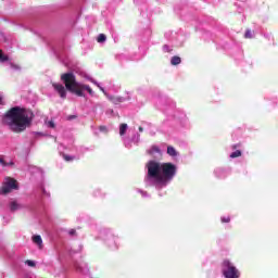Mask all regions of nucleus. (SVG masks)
<instances>
[{
  "instance_id": "obj_1",
  "label": "nucleus",
  "mask_w": 278,
  "mask_h": 278,
  "mask_svg": "<svg viewBox=\"0 0 278 278\" xmlns=\"http://www.w3.org/2000/svg\"><path fill=\"white\" fill-rule=\"evenodd\" d=\"M147 181H153L156 186H168L177 175V165L173 163L149 161L147 163Z\"/></svg>"
},
{
  "instance_id": "obj_2",
  "label": "nucleus",
  "mask_w": 278,
  "mask_h": 278,
  "mask_svg": "<svg viewBox=\"0 0 278 278\" xmlns=\"http://www.w3.org/2000/svg\"><path fill=\"white\" fill-rule=\"evenodd\" d=\"M34 121V112L21 106L11 108L3 116V125H8L14 134L25 131Z\"/></svg>"
},
{
  "instance_id": "obj_3",
  "label": "nucleus",
  "mask_w": 278,
  "mask_h": 278,
  "mask_svg": "<svg viewBox=\"0 0 278 278\" xmlns=\"http://www.w3.org/2000/svg\"><path fill=\"white\" fill-rule=\"evenodd\" d=\"M61 81H63L64 85L58 83L52 84V87L61 99H66V90L76 94V97H86L84 90H87L89 94H94V91H92V88L89 85L77 83V77L73 72L62 74Z\"/></svg>"
},
{
  "instance_id": "obj_4",
  "label": "nucleus",
  "mask_w": 278,
  "mask_h": 278,
  "mask_svg": "<svg viewBox=\"0 0 278 278\" xmlns=\"http://www.w3.org/2000/svg\"><path fill=\"white\" fill-rule=\"evenodd\" d=\"M223 273L224 277L226 278H239L240 277V271L229 260H225L223 262Z\"/></svg>"
},
{
  "instance_id": "obj_5",
  "label": "nucleus",
  "mask_w": 278,
  "mask_h": 278,
  "mask_svg": "<svg viewBox=\"0 0 278 278\" xmlns=\"http://www.w3.org/2000/svg\"><path fill=\"white\" fill-rule=\"evenodd\" d=\"M12 190H18V184L16 179L7 177L0 189V194H10Z\"/></svg>"
},
{
  "instance_id": "obj_6",
  "label": "nucleus",
  "mask_w": 278,
  "mask_h": 278,
  "mask_svg": "<svg viewBox=\"0 0 278 278\" xmlns=\"http://www.w3.org/2000/svg\"><path fill=\"white\" fill-rule=\"evenodd\" d=\"M10 210H11L12 212H16V210H23V204L16 202V201H12V202L10 203Z\"/></svg>"
},
{
  "instance_id": "obj_7",
  "label": "nucleus",
  "mask_w": 278,
  "mask_h": 278,
  "mask_svg": "<svg viewBox=\"0 0 278 278\" xmlns=\"http://www.w3.org/2000/svg\"><path fill=\"white\" fill-rule=\"evenodd\" d=\"M33 242L37 244L39 249H42V237H40V235L33 236Z\"/></svg>"
},
{
  "instance_id": "obj_8",
  "label": "nucleus",
  "mask_w": 278,
  "mask_h": 278,
  "mask_svg": "<svg viewBox=\"0 0 278 278\" xmlns=\"http://www.w3.org/2000/svg\"><path fill=\"white\" fill-rule=\"evenodd\" d=\"M109 101H111V103H114V105H118V103H123V98L109 96Z\"/></svg>"
},
{
  "instance_id": "obj_9",
  "label": "nucleus",
  "mask_w": 278,
  "mask_h": 278,
  "mask_svg": "<svg viewBox=\"0 0 278 278\" xmlns=\"http://www.w3.org/2000/svg\"><path fill=\"white\" fill-rule=\"evenodd\" d=\"M170 64L172 66H179V64H181V58L177 55L173 56L170 60Z\"/></svg>"
},
{
  "instance_id": "obj_10",
  "label": "nucleus",
  "mask_w": 278,
  "mask_h": 278,
  "mask_svg": "<svg viewBox=\"0 0 278 278\" xmlns=\"http://www.w3.org/2000/svg\"><path fill=\"white\" fill-rule=\"evenodd\" d=\"M149 155H155V153H161L160 148L157 146H152L151 149L148 150Z\"/></svg>"
},
{
  "instance_id": "obj_11",
  "label": "nucleus",
  "mask_w": 278,
  "mask_h": 278,
  "mask_svg": "<svg viewBox=\"0 0 278 278\" xmlns=\"http://www.w3.org/2000/svg\"><path fill=\"white\" fill-rule=\"evenodd\" d=\"M128 126L127 124H121L119 125V136H125L127 134Z\"/></svg>"
},
{
  "instance_id": "obj_12",
  "label": "nucleus",
  "mask_w": 278,
  "mask_h": 278,
  "mask_svg": "<svg viewBox=\"0 0 278 278\" xmlns=\"http://www.w3.org/2000/svg\"><path fill=\"white\" fill-rule=\"evenodd\" d=\"M167 153L172 156V157H177V150H175L173 148V146H168L167 147Z\"/></svg>"
},
{
  "instance_id": "obj_13",
  "label": "nucleus",
  "mask_w": 278,
  "mask_h": 278,
  "mask_svg": "<svg viewBox=\"0 0 278 278\" xmlns=\"http://www.w3.org/2000/svg\"><path fill=\"white\" fill-rule=\"evenodd\" d=\"M242 156V151H240V150H237V151H235V152H232L231 154H230V157L232 159V160H235V157H241Z\"/></svg>"
},
{
  "instance_id": "obj_14",
  "label": "nucleus",
  "mask_w": 278,
  "mask_h": 278,
  "mask_svg": "<svg viewBox=\"0 0 278 278\" xmlns=\"http://www.w3.org/2000/svg\"><path fill=\"white\" fill-rule=\"evenodd\" d=\"M63 160H65V162H73L75 160V156L68 155L63 153L62 154Z\"/></svg>"
},
{
  "instance_id": "obj_15",
  "label": "nucleus",
  "mask_w": 278,
  "mask_h": 278,
  "mask_svg": "<svg viewBox=\"0 0 278 278\" xmlns=\"http://www.w3.org/2000/svg\"><path fill=\"white\" fill-rule=\"evenodd\" d=\"M105 40H108V37L105 36V34H100L97 38V42H105Z\"/></svg>"
},
{
  "instance_id": "obj_16",
  "label": "nucleus",
  "mask_w": 278,
  "mask_h": 278,
  "mask_svg": "<svg viewBox=\"0 0 278 278\" xmlns=\"http://www.w3.org/2000/svg\"><path fill=\"white\" fill-rule=\"evenodd\" d=\"M10 60V56L3 54V50H0V62H8Z\"/></svg>"
},
{
  "instance_id": "obj_17",
  "label": "nucleus",
  "mask_w": 278,
  "mask_h": 278,
  "mask_svg": "<svg viewBox=\"0 0 278 278\" xmlns=\"http://www.w3.org/2000/svg\"><path fill=\"white\" fill-rule=\"evenodd\" d=\"M244 38H247V39L253 38V33L251 31V29L245 30Z\"/></svg>"
},
{
  "instance_id": "obj_18",
  "label": "nucleus",
  "mask_w": 278,
  "mask_h": 278,
  "mask_svg": "<svg viewBox=\"0 0 278 278\" xmlns=\"http://www.w3.org/2000/svg\"><path fill=\"white\" fill-rule=\"evenodd\" d=\"M11 68H14V71H21V66L18 64L10 63Z\"/></svg>"
},
{
  "instance_id": "obj_19",
  "label": "nucleus",
  "mask_w": 278,
  "mask_h": 278,
  "mask_svg": "<svg viewBox=\"0 0 278 278\" xmlns=\"http://www.w3.org/2000/svg\"><path fill=\"white\" fill-rule=\"evenodd\" d=\"M48 127H50L51 129H55V122L54 121H49L48 122Z\"/></svg>"
},
{
  "instance_id": "obj_20",
  "label": "nucleus",
  "mask_w": 278,
  "mask_h": 278,
  "mask_svg": "<svg viewBox=\"0 0 278 278\" xmlns=\"http://www.w3.org/2000/svg\"><path fill=\"white\" fill-rule=\"evenodd\" d=\"M222 223H231V217H222Z\"/></svg>"
},
{
  "instance_id": "obj_21",
  "label": "nucleus",
  "mask_w": 278,
  "mask_h": 278,
  "mask_svg": "<svg viewBox=\"0 0 278 278\" xmlns=\"http://www.w3.org/2000/svg\"><path fill=\"white\" fill-rule=\"evenodd\" d=\"M99 130L103 131L104 134H108V127L106 126H100Z\"/></svg>"
},
{
  "instance_id": "obj_22",
  "label": "nucleus",
  "mask_w": 278,
  "mask_h": 278,
  "mask_svg": "<svg viewBox=\"0 0 278 278\" xmlns=\"http://www.w3.org/2000/svg\"><path fill=\"white\" fill-rule=\"evenodd\" d=\"M27 266L34 267L36 266V263L34 261H26Z\"/></svg>"
},
{
  "instance_id": "obj_23",
  "label": "nucleus",
  "mask_w": 278,
  "mask_h": 278,
  "mask_svg": "<svg viewBox=\"0 0 278 278\" xmlns=\"http://www.w3.org/2000/svg\"><path fill=\"white\" fill-rule=\"evenodd\" d=\"M0 164L1 166H8V162H5V160H3V157L0 156Z\"/></svg>"
},
{
  "instance_id": "obj_24",
  "label": "nucleus",
  "mask_w": 278,
  "mask_h": 278,
  "mask_svg": "<svg viewBox=\"0 0 278 278\" xmlns=\"http://www.w3.org/2000/svg\"><path fill=\"white\" fill-rule=\"evenodd\" d=\"M68 233H70V236H77V230L71 229V230L68 231Z\"/></svg>"
},
{
  "instance_id": "obj_25",
  "label": "nucleus",
  "mask_w": 278,
  "mask_h": 278,
  "mask_svg": "<svg viewBox=\"0 0 278 278\" xmlns=\"http://www.w3.org/2000/svg\"><path fill=\"white\" fill-rule=\"evenodd\" d=\"M238 147H240V144H233V146L231 147V149H232L233 151H236V149H238Z\"/></svg>"
},
{
  "instance_id": "obj_26",
  "label": "nucleus",
  "mask_w": 278,
  "mask_h": 278,
  "mask_svg": "<svg viewBox=\"0 0 278 278\" xmlns=\"http://www.w3.org/2000/svg\"><path fill=\"white\" fill-rule=\"evenodd\" d=\"M139 131H140V132H143V131H144V128H142V126H139Z\"/></svg>"
},
{
  "instance_id": "obj_27",
  "label": "nucleus",
  "mask_w": 278,
  "mask_h": 278,
  "mask_svg": "<svg viewBox=\"0 0 278 278\" xmlns=\"http://www.w3.org/2000/svg\"><path fill=\"white\" fill-rule=\"evenodd\" d=\"M8 166H14V162L8 163Z\"/></svg>"
},
{
  "instance_id": "obj_28",
  "label": "nucleus",
  "mask_w": 278,
  "mask_h": 278,
  "mask_svg": "<svg viewBox=\"0 0 278 278\" xmlns=\"http://www.w3.org/2000/svg\"><path fill=\"white\" fill-rule=\"evenodd\" d=\"M101 91H102V92H105V90H103V88H101Z\"/></svg>"
},
{
  "instance_id": "obj_29",
  "label": "nucleus",
  "mask_w": 278,
  "mask_h": 278,
  "mask_svg": "<svg viewBox=\"0 0 278 278\" xmlns=\"http://www.w3.org/2000/svg\"><path fill=\"white\" fill-rule=\"evenodd\" d=\"M0 103H1V96H0Z\"/></svg>"
}]
</instances>
